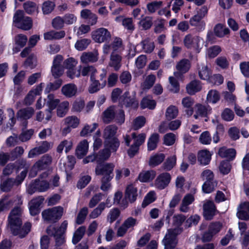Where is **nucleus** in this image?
I'll use <instances>...</instances> for the list:
<instances>
[{"mask_svg": "<svg viewBox=\"0 0 249 249\" xmlns=\"http://www.w3.org/2000/svg\"><path fill=\"white\" fill-rule=\"evenodd\" d=\"M114 176H102L101 179V185L100 188L103 191H108L111 187V180Z\"/></svg>", "mask_w": 249, "mask_h": 249, "instance_id": "44", "label": "nucleus"}, {"mask_svg": "<svg viewBox=\"0 0 249 249\" xmlns=\"http://www.w3.org/2000/svg\"><path fill=\"white\" fill-rule=\"evenodd\" d=\"M44 201L42 196H39L33 199L29 203L30 212L32 215H36L40 212L39 207Z\"/></svg>", "mask_w": 249, "mask_h": 249, "instance_id": "19", "label": "nucleus"}, {"mask_svg": "<svg viewBox=\"0 0 249 249\" xmlns=\"http://www.w3.org/2000/svg\"><path fill=\"white\" fill-rule=\"evenodd\" d=\"M77 92V88L74 84H67L64 85L61 88V92L63 95L68 98L74 96Z\"/></svg>", "mask_w": 249, "mask_h": 249, "instance_id": "21", "label": "nucleus"}, {"mask_svg": "<svg viewBox=\"0 0 249 249\" xmlns=\"http://www.w3.org/2000/svg\"><path fill=\"white\" fill-rule=\"evenodd\" d=\"M98 53L97 51L92 52H84L82 54L80 60L81 62L85 64L94 63L98 60Z\"/></svg>", "mask_w": 249, "mask_h": 249, "instance_id": "20", "label": "nucleus"}, {"mask_svg": "<svg viewBox=\"0 0 249 249\" xmlns=\"http://www.w3.org/2000/svg\"><path fill=\"white\" fill-rule=\"evenodd\" d=\"M13 24L18 28L29 30L32 27L33 21L31 18L24 16L23 11L18 10L14 15Z\"/></svg>", "mask_w": 249, "mask_h": 249, "instance_id": "2", "label": "nucleus"}, {"mask_svg": "<svg viewBox=\"0 0 249 249\" xmlns=\"http://www.w3.org/2000/svg\"><path fill=\"white\" fill-rule=\"evenodd\" d=\"M37 60L36 55L31 53L30 54L24 63V66L25 68H30L33 69L36 66Z\"/></svg>", "mask_w": 249, "mask_h": 249, "instance_id": "51", "label": "nucleus"}, {"mask_svg": "<svg viewBox=\"0 0 249 249\" xmlns=\"http://www.w3.org/2000/svg\"><path fill=\"white\" fill-rule=\"evenodd\" d=\"M153 25V18L149 16H142L141 19L139 22V25L142 28L143 30H146L149 29Z\"/></svg>", "mask_w": 249, "mask_h": 249, "instance_id": "40", "label": "nucleus"}, {"mask_svg": "<svg viewBox=\"0 0 249 249\" xmlns=\"http://www.w3.org/2000/svg\"><path fill=\"white\" fill-rule=\"evenodd\" d=\"M35 113L34 109L32 107L19 109L17 113V117L21 120L26 121L32 117Z\"/></svg>", "mask_w": 249, "mask_h": 249, "instance_id": "22", "label": "nucleus"}, {"mask_svg": "<svg viewBox=\"0 0 249 249\" xmlns=\"http://www.w3.org/2000/svg\"><path fill=\"white\" fill-rule=\"evenodd\" d=\"M196 113L199 114L202 119L206 117L208 111L211 110V108L209 106L207 107L199 104L196 105Z\"/></svg>", "mask_w": 249, "mask_h": 249, "instance_id": "60", "label": "nucleus"}, {"mask_svg": "<svg viewBox=\"0 0 249 249\" xmlns=\"http://www.w3.org/2000/svg\"><path fill=\"white\" fill-rule=\"evenodd\" d=\"M49 188V184L46 181L36 179L35 182L30 184L28 192L33 194L35 192H44Z\"/></svg>", "mask_w": 249, "mask_h": 249, "instance_id": "11", "label": "nucleus"}, {"mask_svg": "<svg viewBox=\"0 0 249 249\" xmlns=\"http://www.w3.org/2000/svg\"><path fill=\"white\" fill-rule=\"evenodd\" d=\"M65 36L64 31L58 32L51 31L44 34V38L46 40L59 39L64 37Z\"/></svg>", "mask_w": 249, "mask_h": 249, "instance_id": "33", "label": "nucleus"}, {"mask_svg": "<svg viewBox=\"0 0 249 249\" xmlns=\"http://www.w3.org/2000/svg\"><path fill=\"white\" fill-rule=\"evenodd\" d=\"M14 184H16L15 179L9 178L1 183L0 188L4 192H8L11 190Z\"/></svg>", "mask_w": 249, "mask_h": 249, "instance_id": "52", "label": "nucleus"}, {"mask_svg": "<svg viewBox=\"0 0 249 249\" xmlns=\"http://www.w3.org/2000/svg\"><path fill=\"white\" fill-rule=\"evenodd\" d=\"M52 157L48 154L43 155L35 163V166L39 171L47 169L52 163Z\"/></svg>", "mask_w": 249, "mask_h": 249, "instance_id": "13", "label": "nucleus"}, {"mask_svg": "<svg viewBox=\"0 0 249 249\" xmlns=\"http://www.w3.org/2000/svg\"><path fill=\"white\" fill-rule=\"evenodd\" d=\"M213 32L215 35L219 37H223L230 33L229 29L221 23H218L214 26Z\"/></svg>", "mask_w": 249, "mask_h": 249, "instance_id": "30", "label": "nucleus"}, {"mask_svg": "<svg viewBox=\"0 0 249 249\" xmlns=\"http://www.w3.org/2000/svg\"><path fill=\"white\" fill-rule=\"evenodd\" d=\"M177 77L170 76L169 78V81L170 84L169 90L173 93H178L179 91V84L176 79Z\"/></svg>", "mask_w": 249, "mask_h": 249, "instance_id": "53", "label": "nucleus"}, {"mask_svg": "<svg viewBox=\"0 0 249 249\" xmlns=\"http://www.w3.org/2000/svg\"><path fill=\"white\" fill-rule=\"evenodd\" d=\"M115 165L113 163H106L98 165L95 168L96 175L102 176H114L113 170Z\"/></svg>", "mask_w": 249, "mask_h": 249, "instance_id": "9", "label": "nucleus"}, {"mask_svg": "<svg viewBox=\"0 0 249 249\" xmlns=\"http://www.w3.org/2000/svg\"><path fill=\"white\" fill-rule=\"evenodd\" d=\"M191 66L190 61L188 59H182L178 61L176 65V71L174 72V76L177 78H182L183 75L187 72Z\"/></svg>", "mask_w": 249, "mask_h": 249, "instance_id": "7", "label": "nucleus"}, {"mask_svg": "<svg viewBox=\"0 0 249 249\" xmlns=\"http://www.w3.org/2000/svg\"><path fill=\"white\" fill-rule=\"evenodd\" d=\"M218 155L222 158H228L232 160L235 157L236 151L233 148L227 149L225 147L220 148L218 151Z\"/></svg>", "mask_w": 249, "mask_h": 249, "instance_id": "29", "label": "nucleus"}, {"mask_svg": "<svg viewBox=\"0 0 249 249\" xmlns=\"http://www.w3.org/2000/svg\"><path fill=\"white\" fill-rule=\"evenodd\" d=\"M237 213V217L241 220H249V202H244L240 204Z\"/></svg>", "mask_w": 249, "mask_h": 249, "instance_id": "17", "label": "nucleus"}, {"mask_svg": "<svg viewBox=\"0 0 249 249\" xmlns=\"http://www.w3.org/2000/svg\"><path fill=\"white\" fill-rule=\"evenodd\" d=\"M208 11V9L207 6L202 7L197 11L196 14L190 19V24L193 27H195L198 30L204 29L206 23L203 19L207 15Z\"/></svg>", "mask_w": 249, "mask_h": 249, "instance_id": "4", "label": "nucleus"}, {"mask_svg": "<svg viewBox=\"0 0 249 249\" xmlns=\"http://www.w3.org/2000/svg\"><path fill=\"white\" fill-rule=\"evenodd\" d=\"M171 180V176L168 173L160 174L155 180V186L159 189H163L168 186Z\"/></svg>", "mask_w": 249, "mask_h": 249, "instance_id": "14", "label": "nucleus"}, {"mask_svg": "<svg viewBox=\"0 0 249 249\" xmlns=\"http://www.w3.org/2000/svg\"><path fill=\"white\" fill-rule=\"evenodd\" d=\"M178 110L177 107L171 105L166 109L165 116L168 120H172L175 118L178 114Z\"/></svg>", "mask_w": 249, "mask_h": 249, "instance_id": "49", "label": "nucleus"}, {"mask_svg": "<svg viewBox=\"0 0 249 249\" xmlns=\"http://www.w3.org/2000/svg\"><path fill=\"white\" fill-rule=\"evenodd\" d=\"M31 224L30 222H26L23 226H19L18 228L13 229L11 230L12 233L15 236H18L19 238L25 237L30 231Z\"/></svg>", "mask_w": 249, "mask_h": 249, "instance_id": "16", "label": "nucleus"}, {"mask_svg": "<svg viewBox=\"0 0 249 249\" xmlns=\"http://www.w3.org/2000/svg\"><path fill=\"white\" fill-rule=\"evenodd\" d=\"M199 37L198 36H193L192 34H189L185 36L183 39L184 46L188 49L193 48H198Z\"/></svg>", "mask_w": 249, "mask_h": 249, "instance_id": "15", "label": "nucleus"}, {"mask_svg": "<svg viewBox=\"0 0 249 249\" xmlns=\"http://www.w3.org/2000/svg\"><path fill=\"white\" fill-rule=\"evenodd\" d=\"M195 200L193 195L191 194H186L183 197L180 207V210L182 212H187L188 210V205L192 204Z\"/></svg>", "mask_w": 249, "mask_h": 249, "instance_id": "31", "label": "nucleus"}, {"mask_svg": "<svg viewBox=\"0 0 249 249\" xmlns=\"http://www.w3.org/2000/svg\"><path fill=\"white\" fill-rule=\"evenodd\" d=\"M106 208V204L102 202L98 206L97 208L94 209L89 214L91 218H95L99 216Z\"/></svg>", "mask_w": 249, "mask_h": 249, "instance_id": "61", "label": "nucleus"}, {"mask_svg": "<svg viewBox=\"0 0 249 249\" xmlns=\"http://www.w3.org/2000/svg\"><path fill=\"white\" fill-rule=\"evenodd\" d=\"M207 99L209 102L215 104L219 100L220 95L217 91L211 90L207 95Z\"/></svg>", "mask_w": 249, "mask_h": 249, "instance_id": "62", "label": "nucleus"}, {"mask_svg": "<svg viewBox=\"0 0 249 249\" xmlns=\"http://www.w3.org/2000/svg\"><path fill=\"white\" fill-rule=\"evenodd\" d=\"M178 230L177 229H169L167 233L162 240L164 249H174L177 246L178 241L177 236Z\"/></svg>", "mask_w": 249, "mask_h": 249, "instance_id": "6", "label": "nucleus"}, {"mask_svg": "<svg viewBox=\"0 0 249 249\" xmlns=\"http://www.w3.org/2000/svg\"><path fill=\"white\" fill-rule=\"evenodd\" d=\"M90 43V39L83 38L78 40L75 43L74 47L77 50L82 51L86 49Z\"/></svg>", "mask_w": 249, "mask_h": 249, "instance_id": "47", "label": "nucleus"}, {"mask_svg": "<svg viewBox=\"0 0 249 249\" xmlns=\"http://www.w3.org/2000/svg\"><path fill=\"white\" fill-rule=\"evenodd\" d=\"M120 213L121 212L118 208H114L109 212L107 219L110 223H112L119 217Z\"/></svg>", "mask_w": 249, "mask_h": 249, "instance_id": "64", "label": "nucleus"}, {"mask_svg": "<svg viewBox=\"0 0 249 249\" xmlns=\"http://www.w3.org/2000/svg\"><path fill=\"white\" fill-rule=\"evenodd\" d=\"M120 103L127 107L137 108L138 107V101L136 100L135 94H130L126 91L120 98Z\"/></svg>", "mask_w": 249, "mask_h": 249, "instance_id": "8", "label": "nucleus"}, {"mask_svg": "<svg viewBox=\"0 0 249 249\" xmlns=\"http://www.w3.org/2000/svg\"><path fill=\"white\" fill-rule=\"evenodd\" d=\"M117 127L115 125H107L104 129L103 137L105 140L117 138L115 135Z\"/></svg>", "mask_w": 249, "mask_h": 249, "instance_id": "37", "label": "nucleus"}, {"mask_svg": "<svg viewBox=\"0 0 249 249\" xmlns=\"http://www.w3.org/2000/svg\"><path fill=\"white\" fill-rule=\"evenodd\" d=\"M156 103L153 100H150L147 98H143L141 101V106L142 108H148L153 109L156 106Z\"/></svg>", "mask_w": 249, "mask_h": 249, "instance_id": "63", "label": "nucleus"}, {"mask_svg": "<svg viewBox=\"0 0 249 249\" xmlns=\"http://www.w3.org/2000/svg\"><path fill=\"white\" fill-rule=\"evenodd\" d=\"M85 106V101L83 98H80L76 99L73 104L72 109L74 111L80 112Z\"/></svg>", "mask_w": 249, "mask_h": 249, "instance_id": "59", "label": "nucleus"}, {"mask_svg": "<svg viewBox=\"0 0 249 249\" xmlns=\"http://www.w3.org/2000/svg\"><path fill=\"white\" fill-rule=\"evenodd\" d=\"M115 117V112L114 106H110L102 113V119L105 123H110Z\"/></svg>", "mask_w": 249, "mask_h": 249, "instance_id": "25", "label": "nucleus"}, {"mask_svg": "<svg viewBox=\"0 0 249 249\" xmlns=\"http://www.w3.org/2000/svg\"><path fill=\"white\" fill-rule=\"evenodd\" d=\"M125 198L130 203L134 202L138 196V190L133 184L128 185L125 191Z\"/></svg>", "mask_w": 249, "mask_h": 249, "instance_id": "18", "label": "nucleus"}, {"mask_svg": "<svg viewBox=\"0 0 249 249\" xmlns=\"http://www.w3.org/2000/svg\"><path fill=\"white\" fill-rule=\"evenodd\" d=\"M14 201L8 196H4L0 200V213L8 211L13 206Z\"/></svg>", "mask_w": 249, "mask_h": 249, "instance_id": "43", "label": "nucleus"}, {"mask_svg": "<svg viewBox=\"0 0 249 249\" xmlns=\"http://www.w3.org/2000/svg\"><path fill=\"white\" fill-rule=\"evenodd\" d=\"M203 215L205 219L212 220L215 214L216 207L213 202L208 201L203 204Z\"/></svg>", "mask_w": 249, "mask_h": 249, "instance_id": "12", "label": "nucleus"}, {"mask_svg": "<svg viewBox=\"0 0 249 249\" xmlns=\"http://www.w3.org/2000/svg\"><path fill=\"white\" fill-rule=\"evenodd\" d=\"M156 175V172L154 170L143 171L139 174L138 178L141 182H148L153 180Z\"/></svg>", "mask_w": 249, "mask_h": 249, "instance_id": "35", "label": "nucleus"}, {"mask_svg": "<svg viewBox=\"0 0 249 249\" xmlns=\"http://www.w3.org/2000/svg\"><path fill=\"white\" fill-rule=\"evenodd\" d=\"M122 56L117 52H112L110 57L109 66L117 71L121 66Z\"/></svg>", "mask_w": 249, "mask_h": 249, "instance_id": "23", "label": "nucleus"}, {"mask_svg": "<svg viewBox=\"0 0 249 249\" xmlns=\"http://www.w3.org/2000/svg\"><path fill=\"white\" fill-rule=\"evenodd\" d=\"M48 101L47 102V105L48 106L49 108L47 110L48 112H52L54 109L60 103V100L58 99H55L54 96L53 94H49L47 97Z\"/></svg>", "mask_w": 249, "mask_h": 249, "instance_id": "39", "label": "nucleus"}, {"mask_svg": "<svg viewBox=\"0 0 249 249\" xmlns=\"http://www.w3.org/2000/svg\"><path fill=\"white\" fill-rule=\"evenodd\" d=\"M90 80L92 83L89 88V91L90 93L96 92L100 89L105 87L107 84V81L100 83L98 80H96L95 76L93 78L90 79Z\"/></svg>", "mask_w": 249, "mask_h": 249, "instance_id": "28", "label": "nucleus"}, {"mask_svg": "<svg viewBox=\"0 0 249 249\" xmlns=\"http://www.w3.org/2000/svg\"><path fill=\"white\" fill-rule=\"evenodd\" d=\"M202 89L200 82L194 80L190 82L186 86V90L190 95H194L199 91Z\"/></svg>", "mask_w": 249, "mask_h": 249, "instance_id": "26", "label": "nucleus"}, {"mask_svg": "<svg viewBox=\"0 0 249 249\" xmlns=\"http://www.w3.org/2000/svg\"><path fill=\"white\" fill-rule=\"evenodd\" d=\"M176 163V157L172 156L167 158L162 165L163 168L166 171L171 170Z\"/></svg>", "mask_w": 249, "mask_h": 249, "instance_id": "57", "label": "nucleus"}, {"mask_svg": "<svg viewBox=\"0 0 249 249\" xmlns=\"http://www.w3.org/2000/svg\"><path fill=\"white\" fill-rule=\"evenodd\" d=\"M63 213V208L57 206L44 210L42 213V215L45 222L49 223H54L61 218Z\"/></svg>", "mask_w": 249, "mask_h": 249, "instance_id": "3", "label": "nucleus"}, {"mask_svg": "<svg viewBox=\"0 0 249 249\" xmlns=\"http://www.w3.org/2000/svg\"><path fill=\"white\" fill-rule=\"evenodd\" d=\"M163 5V2L162 1H153L146 5L147 9L148 11L151 13H154L157 10L160 9Z\"/></svg>", "mask_w": 249, "mask_h": 249, "instance_id": "48", "label": "nucleus"}, {"mask_svg": "<svg viewBox=\"0 0 249 249\" xmlns=\"http://www.w3.org/2000/svg\"><path fill=\"white\" fill-rule=\"evenodd\" d=\"M89 143L87 140L81 141L78 145L76 149V155L79 159H81L88 152Z\"/></svg>", "mask_w": 249, "mask_h": 249, "instance_id": "27", "label": "nucleus"}, {"mask_svg": "<svg viewBox=\"0 0 249 249\" xmlns=\"http://www.w3.org/2000/svg\"><path fill=\"white\" fill-rule=\"evenodd\" d=\"M156 199V194L154 191H150L145 196L142 203V208L146 207L147 205L154 202Z\"/></svg>", "mask_w": 249, "mask_h": 249, "instance_id": "54", "label": "nucleus"}, {"mask_svg": "<svg viewBox=\"0 0 249 249\" xmlns=\"http://www.w3.org/2000/svg\"><path fill=\"white\" fill-rule=\"evenodd\" d=\"M67 226L68 222L65 220L59 228H56L53 225H50L47 228L46 232L48 235L54 238L55 248H60V247L64 244L65 242L64 234Z\"/></svg>", "mask_w": 249, "mask_h": 249, "instance_id": "1", "label": "nucleus"}, {"mask_svg": "<svg viewBox=\"0 0 249 249\" xmlns=\"http://www.w3.org/2000/svg\"><path fill=\"white\" fill-rule=\"evenodd\" d=\"M62 60L63 57L60 55H57L53 60L51 71L53 76L55 78H59L63 73L64 70L63 67L61 65Z\"/></svg>", "mask_w": 249, "mask_h": 249, "instance_id": "10", "label": "nucleus"}, {"mask_svg": "<svg viewBox=\"0 0 249 249\" xmlns=\"http://www.w3.org/2000/svg\"><path fill=\"white\" fill-rule=\"evenodd\" d=\"M63 84V80L59 78H57L53 82L49 83L45 88V92L49 93L52 91H54L58 89L62 86Z\"/></svg>", "mask_w": 249, "mask_h": 249, "instance_id": "38", "label": "nucleus"}, {"mask_svg": "<svg viewBox=\"0 0 249 249\" xmlns=\"http://www.w3.org/2000/svg\"><path fill=\"white\" fill-rule=\"evenodd\" d=\"M86 230V227L83 226L80 227L75 231L72 240V242L73 244H76L81 240L85 233Z\"/></svg>", "mask_w": 249, "mask_h": 249, "instance_id": "41", "label": "nucleus"}, {"mask_svg": "<svg viewBox=\"0 0 249 249\" xmlns=\"http://www.w3.org/2000/svg\"><path fill=\"white\" fill-rule=\"evenodd\" d=\"M106 48H111L112 52H117L124 49L122 39L118 37H115L109 46H106Z\"/></svg>", "mask_w": 249, "mask_h": 249, "instance_id": "34", "label": "nucleus"}, {"mask_svg": "<svg viewBox=\"0 0 249 249\" xmlns=\"http://www.w3.org/2000/svg\"><path fill=\"white\" fill-rule=\"evenodd\" d=\"M159 141V135L157 133L153 134L149 139L147 148L148 150H154L157 146V143Z\"/></svg>", "mask_w": 249, "mask_h": 249, "instance_id": "46", "label": "nucleus"}, {"mask_svg": "<svg viewBox=\"0 0 249 249\" xmlns=\"http://www.w3.org/2000/svg\"><path fill=\"white\" fill-rule=\"evenodd\" d=\"M104 144L105 147L108 149V150L110 151V153H114L117 151L120 143L117 138H114L105 140Z\"/></svg>", "mask_w": 249, "mask_h": 249, "instance_id": "24", "label": "nucleus"}, {"mask_svg": "<svg viewBox=\"0 0 249 249\" xmlns=\"http://www.w3.org/2000/svg\"><path fill=\"white\" fill-rule=\"evenodd\" d=\"M165 158L164 154H157L151 156L149 160V165L152 167L156 166L160 164Z\"/></svg>", "mask_w": 249, "mask_h": 249, "instance_id": "42", "label": "nucleus"}, {"mask_svg": "<svg viewBox=\"0 0 249 249\" xmlns=\"http://www.w3.org/2000/svg\"><path fill=\"white\" fill-rule=\"evenodd\" d=\"M72 143L71 141L68 140H64L61 142L57 147V152L61 153L64 148L65 147V151L66 153L68 152L72 147Z\"/></svg>", "mask_w": 249, "mask_h": 249, "instance_id": "58", "label": "nucleus"}, {"mask_svg": "<svg viewBox=\"0 0 249 249\" xmlns=\"http://www.w3.org/2000/svg\"><path fill=\"white\" fill-rule=\"evenodd\" d=\"M69 103L68 101H64L60 103L57 108V116L60 117L65 116L69 110Z\"/></svg>", "mask_w": 249, "mask_h": 249, "instance_id": "45", "label": "nucleus"}, {"mask_svg": "<svg viewBox=\"0 0 249 249\" xmlns=\"http://www.w3.org/2000/svg\"><path fill=\"white\" fill-rule=\"evenodd\" d=\"M23 8L25 12L28 14H32L37 10L36 4L31 1H27L24 3Z\"/></svg>", "mask_w": 249, "mask_h": 249, "instance_id": "55", "label": "nucleus"}, {"mask_svg": "<svg viewBox=\"0 0 249 249\" xmlns=\"http://www.w3.org/2000/svg\"><path fill=\"white\" fill-rule=\"evenodd\" d=\"M91 37L96 43H109L111 39V35L107 29L102 27L93 31L91 33Z\"/></svg>", "mask_w": 249, "mask_h": 249, "instance_id": "5", "label": "nucleus"}, {"mask_svg": "<svg viewBox=\"0 0 249 249\" xmlns=\"http://www.w3.org/2000/svg\"><path fill=\"white\" fill-rule=\"evenodd\" d=\"M8 221L11 231L21 226L22 223L21 218L16 217L8 216Z\"/></svg>", "mask_w": 249, "mask_h": 249, "instance_id": "56", "label": "nucleus"}, {"mask_svg": "<svg viewBox=\"0 0 249 249\" xmlns=\"http://www.w3.org/2000/svg\"><path fill=\"white\" fill-rule=\"evenodd\" d=\"M211 154L207 150H202L198 153L197 159L200 164L207 165L211 159Z\"/></svg>", "mask_w": 249, "mask_h": 249, "instance_id": "32", "label": "nucleus"}, {"mask_svg": "<svg viewBox=\"0 0 249 249\" xmlns=\"http://www.w3.org/2000/svg\"><path fill=\"white\" fill-rule=\"evenodd\" d=\"M97 72V70L92 66H88L84 67L81 70V74L83 76H86L88 75H90V79L93 78L95 76V74Z\"/></svg>", "mask_w": 249, "mask_h": 249, "instance_id": "50", "label": "nucleus"}, {"mask_svg": "<svg viewBox=\"0 0 249 249\" xmlns=\"http://www.w3.org/2000/svg\"><path fill=\"white\" fill-rule=\"evenodd\" d=\"M96 154L97 156V162L98 164H100L107 160L111 155L110 151L108 150V149H107L106 147L100 150Z\"/></svg>", "mask_w": 249, "mask_h": 249, "instance_id": "36", "label": "nucleus"}]
</instances>
